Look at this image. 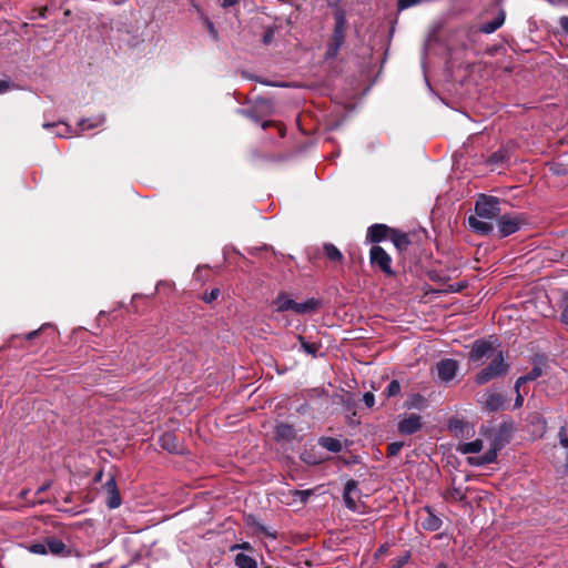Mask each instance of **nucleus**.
Segmentation results:
<instances>
[{"mask_svg": "<svg viewBox=\"0 0 568 568\" xmlns=\"http://www.w3.org/2000/svg\"><path fill=\"white\" fill-rule=\"evenodd\" d=\"M273 304L277 312L293 311L296 314L312 313L316 311L320 305L318 301L315 298H310L302 303L295 302L285 293L278 294Z\"/></svg>", "mask_w": 568, "mask_h": 568, "instance_id": "f257e3e1", "label": "nucleus"}, {"mask_svg": "<svg viewBox=\"0 0 568 568\" xmlns=\"http://www.w3.org/2000/svg\"><path fill=\"white\" fill-rule=\"evenodd\" d=\"M489 359V365L476 376V382L478 384H486L490 379L505 374L507 371V365L505 364L501 351L495 353Z\"/></svg>", "mask_w": 568, "mask_h": 568, "instance_id": "f03ea898", "label": "nucleus"}, {"mask_svg": "<svg viewBox=\"0 0 568 568\" xmlns=\"http://www.w3.org/2000/svg\"><path fill=\"white\" fill-rule=\"evenodd\" d=\"M369 260L373 267H378L386 275H392V258L381 246L374 245L369 251Z\"/></svg>", "mask_w": 568, "mask_h": 568, "instance_id": "7ed1b4c3", "label": "nucleus"}, {"mask_svg": "<svg viewBox=\"0 0 568 568\" xmlns=\"http://www.w3.org/2000/svg\"><path fill=\"white\" fill-rule=\"evenodd\" d=\"M499 202L496 197L481 195L476 202L475 211L478 217L494 219L499 213Z\"/></svg>", "mask_w": 568, "mask_h": 568, "instance_id": "20e7f679", "label": "nucleus"}, {"mask_svg": "<svg viewBox=\"0 0 568 568\" xmlns=\"http://www.w3.org/2000/svg\"><path fill=\"white\" fill-rule=\"evenodd\" d=\"M498 351L490 342L477 341L469 353V361L476 363L484 358L488 359Z\"/></svg>", "mask_w": 568, "mask_h": 568, "instance_id": "39448f33", "label": "nucleus"}, {"mask_svg": "<svg viewBox=\"0 0 568 568\" xmlns=\"http://www.w3.org/2000/svg\"><path fill=\"white\" fill-rule=\"evenodd\" d=\"M105 503L109 508L114 509L121 505V496L115 479L112 477L103 486Z\"/></svg>", "mask_w": 568, "mask_h": 568, "instance_id": "423d86ee", "label": "nucleus"}, {"mask_svg": "<svg viewBox=\"0 0 568 568\" xmlns=\"http://www.w3.org/2000/svg\"><path fill=\"white\" fill-rule=\"evenodd\" d=\"M422 427L420 416L417 414H409L402 417L398 423V432L403 435H410L416 433Z\"/></svg>", "mask_w": 568, "mask_h": 568, "instance_id": "0eeeda50", "label": "nucleus"}, {"mask_svg": "<svg viewBox=\"0 0 568 568\" xmlns=\"http://www.w3.org/2000/svg\"><path fill=\"white\" fill-rule=\"evenodd\" d=\"M457 372V362L454 359H444L437 364L438 377L443 382L452 381Z\"/></svg>", "mask_w": 568, "mask_h": 568, "instance_id": "6e6552de", "label": "nucleus"}, {"mask_svg": "<svg viewBox=\"0 0 568 568\" xmlns=\"http://www.w3.org/2000/svg\"><path fill=\"white\" fill-rule=\"evenodd\" d=\"M392 229L384 224H375L367 231L366 240L371 243H378L383 240L389 239Z\"/></svg>", "mask_w": 568, "mask_h": 568, "instance_id": "1a4fd4ad", "label": "nucleus"}, {"mask_svg": "<svg viewBox=\"0 0 568 568\" xmlns=\"http://www.w3.org/2000/svg\"><path fill=\"white\" fill-rule=\"evenodd\" d=\"M519 229V221L517 217L505 215L498 221V232L500 236H508Z\"/></svg>", "mask_w": 568, "mask_h": 568, "instance_id": "9d476101", "label": "nucleus"}, {"mask_svg": "<svg viewBox=\"0 0 568 568\" xmlns=\"http://www.w3.org/2000/svg\"><path fill=\"white\" fill-rule=\"evenodd\" d=\"M420 519L423 528L430 531L438 530L442 526V520L428 509L423 513Z\"/></svg>", "mask_w": 568, "mask_h": 568, "instance_id": "9b49d317", "label": "nucleus"}, {"mask_svg": "<svg viewBox=\"0 0 568 568\" xmlns=\"http://www.w3.org/2000/svg\"><path fill=\"white\" fill-rule=\"evenodd\" d=\"M504 402V397L500 394L488 393L485 395V399L483 403L486 409L495 412L503 407Z\"/></svg>", "mask_w": 568, "mask_h": 568, "instance_id": "f8f14e48", "label": "nucleus"}, {"mask_svg": "<svg viewBox=\"0 0 568 568\" xmlns=\"http://www.w3.org/2000/svg\"><path fill=\"white\" fill-rule=\"evenodd\" d=\"M497 450H498L497 446L491 445V447L483 456L469 458V462H470V464L477 465V466L490 464V463L495 462V459L497 458Z\"/></svg>", "mask_w": 568, "mask_h": 568, "instance_id": "ddd939ff", "label": "nucleus"}, {"mask_svg": "<svg viewBox=\"0 0 568 568\" xmlns=\"http://www.w3.org/2000/svg\"><path fill=\"white\" fill-rule=\"evenodd\" d=\"M389 240L394 243L398 251L406 250L410 243L408 235L406 233H402L393 229L389 235Z\"/></svg>", "mask_w": 568, "mask_h": 568, "instance_id": "4468645a", "label": "nucleus"}, {"mask_svg": "<svg viewBox=\"0 0 568 568\" xmlns=\"http://www.w3.org/2000/svg\"><path fill=\"white\" fill-rule=\"evenodd\" d=\"M539 375H540V371L539 369H534L532 373H530L529 375L521 376V377H519L517 379L516 385H515V388H516V392H517V398H516V403H515L516 407L521 406L523 402H524V398H523V396L519 393V389H520L521 385L527 383L528 381H532V379L537 378Z\"/></svg>", "mask_w": 568, "mask_h": 568, "instance_id": "2eb2a0df", "label": "nucleus"}, {"mask_svg": "<svg viewBox=\"0 0 568 568\" xmlns=\"http://www.w3.org/2000/svg\"><path fill=\"white\" fill-rule=\"evenodd\" d=\"M356 487H357L356 483L354 480H349L345 485V489H344L345 504L352 510H356V503L352 496L353 493L356 490Z\"/></svg>", "mask_w": 568, "mask_h": 568, "instance_id": "dca6fc26", "label": "nucleus"}, {"mask_svg": "<svg viewBox=\"0 0 568 568\" xmlns=\"http://www.w3.org/2000/svg\"><path fill=\"white\" fill-rule=\"evenodd\" d=\"M468 223L473 230H475L481 234H487L493 230V226L490 223L480 221L477 216H469Z\"/></svg>", "mask_w": 568, "mask_h": 568, "instance_id": "f3484780", "label": "nucleus"}, {"mask_svg": "<svg viewBox=\"0 0 568 568\" xmlns=\"http://www.w3.org/2000/svg\"><path fill=\"white\" fill-rule=\"evenodd\" d=\"M505 21V13L500 12L497 18H495L491 22H487L480 26V31L484 33H493L497 29H499Z\"/></svg>", "mask_w": 568, "mask_h": 568, "instance_id": "a211bd4d", "label": "nucleus"}, {"mask_svg": "<svg viewBox=\"0 0 568 568\" xmlns=\"http://www.w3.org/2000/svg\"><path fill=\"white\" fill-rule=\"evenodd\" d=\"M234 561L237 568H257L256 560L245 554H237Z\"/></svg>", "mask_w": 568, "mask_h": 568, "instance_id": "6ab92c4d", "label": "nucleus"}, {"mask_svg": "<svg viewBox=\"0 0 568 568\" xmlns=\"http://www.w3.org/2000/svg\"><path fill=\"white\" fill-rule=\"evenodd\" d=\"M48 551L57 556H65L68 554L65 544L59 539L48 540Z\"/></svg>", "mask_w": 568, "mask_h": 568, "instance_id": "aec40b11", "label": "nucleus"}, {"mask_svg": "<svg viewBox=\"0 0 568 568\" xmlns=\"http://www.w3.org/2000/svg\"><path fill=\"white\" fill-rule=\"evenodd\" d=\"M483 448V440L476 439L470 443H464L458 446V450L463 454H475L480 452Z\"/></svg>", "mask_w": 568, "mask_h": 568, "instance_id": "412c9836", "label": "nucleus"}, {"mask_svg": "<svg viewBox=\"0 0 568 568\" xmlns=\"http://www.w3.org/2000/svg\"><path fill=\"white\" fill-rule=\"evenodd\" d=\"M320 445L324 447L325 449L337 453L342 449V444L338 439L332 438V437H322L320 439Z\"/></svg>", "mask_w": 568, "mask_h": 568, "instance_id": "4be33fe9", "label": "nucleus"}, {"mask_svg": "<svg viewBox=\"0 0 568 568\" xmlns=\"http://www.w3.org/2000/svg\"><path fill=\"white\" fill-rule=\"evenodd\" d=\"M324 252L325 255L334 262H342L343 261V254L341 251L333 244H325L324 245Z\"/></svg>", "mask_w": 568, "mask_h": 568, "instance_id": "5701e85b", "label": "nucleus"}, {"mask_svg": "<svg viewBox=\"0 0 568 568\" xmlns=\"http://www.w3.org/2000/svg\"><path fill=\"white\" fill-rule=\"evenodd\" d=\"M161 446L164 449H168L169 452H175L178 449V446L175 444V437L174 435L170 433H165L160 438Z\"/></svg>", "mask_w": 568, "mask_h": 568, "instance_id": "b1692460", "label": "nucleus"}, {"mask_svg": "<svg viewBox=\"0 0 568 568\" xmlns=\"http://www.w3.org/2000/svg\"><path fill=\"white\" fill-rule=\"evenodd\" d=\"M445 498L452 501H460L465 498V493L460 488H450L445 493Z\"/></svg>", "mask_w": 568, "mask_h": 568, "instance_id": "393cba45", "label": "nucleus"}, {"mask_svg": "<svg viewBox=\"0 0 568 568\" xmlns=\"http://www.w3.org/2000/svg\"><path fill=\"white\" fill-rule=\"evenodd\" d=\"M301 345L305 352L308 354L315 355L318 351V346L316 344H310L307 343L302 336L298 337Z\"/></svg>", "mask_w": 568, "mask_h": 568, "instance_id": "a878e982", "label": "nucleus"}, {"mask_svg": "<svg viewBox=\"0 0 568 568\" xmlns=\"http://www.w3.org/2000/svg\"><path fill=\"white\" fill-rule=\"evenodd\" d=\"M400 392V385L397 381H393L386 388L387 396L392 397Z\"/></svg>", "mask_w": 568, "mask_h": 568, "instance_id": "bb28decb", "label": "nucleus"}, {"mask_svg": "<svg viewBox=\"0 0 568 568\" xmlns=\"http://www.w3.org/2000/svg\"><path fill=\"white\" fill-rule=\"evenodd\" d=\"M103 120H104L103 118H100L99 120H97L94 122H91L89 120H83L80 122V126L83 131L93 129V128H97L99 124H101L103 122Z\"/></svg>", "mask_w": 568, "mask_h": 568, "instance_id": "cd10ccee", "label": "nucleus"}, {"mask_svg": "<svg viewBox=\"0 0 568 568\" xmlns=\"http://www.w3.org/2000/svg\"><path fill=\"white\" fill-rule=\"evenodd\" d=\"M30 551L38 555H45L48 552V542L34 544L30 547Z\"/></svg>", "mask_w": 568, "mask_h": 568, "instance_id": "c85d7f7f", "label": "nucleus"}, {"mask_svg": "<svg viewBox=\"0 0 568 568\" xmlns=\"http://www.w3.org/2000/svg\"><path fill=\"white\" fill-rule=\"evenodd\" d=\"M402 447H403L402 443H398V442L392 443L390 445H388V448H387L388 455L389 456L397 455L400 452Z\"/></svg>", "mask_w": 568, "mask_h": 568, "instance_id": "c756f323", "label": "nucleus"}, {"mask_svg": "<svg viewBox=\"0 0 568 568\" xmlns=\"http://www.w3.org/2000/svg\"><path fill=\"white\" fill-rule=\"evenodd\" d=\"M420 0H398V7L399 9H406L415 4H418Z\"/></svg>", "mask_w": 568, "mask_h": 568, "instance_id": "7c9ffc66", "label": "nucleus"}, {"mask_svg": "<svg viewBox=\"0 0 568 568\" xmlns=\"http://www.w3.org/2000/svg\"><path fill=\"white\" fill-rule=\"evenodd\" d=\"M565 306H564V311L561 313V318L562 321L568 324V294L565 296Z\"/></svg>", "mask_w": 568, "mask_h": 568, "instance_id": "2f4dec72", "label": "nucleus"}, {"mask_svg": "<svg viewBox=\"0 0 568 568\" xmlns=\"http://www.w3.org/2000/svg\"><path fill=\"white\" fill-rule=\"evenodd\" d=\"M11 89V83L6 80H0V94L6 93Z\"/></svg>", "mask_w": 568, "mask_h": 568, "instance_id": "473e14b6", "label": "nucleus"}, {"mask_svg": "<svg viewBox=\"0 0 568 568\" xmlns=\"http://www.w3.org/2000/svg\"><path fill=\"white\" fill-rule=\"evenodd\" d=\"M235 549L251 550L252 546L248 542L236 544L231 547V550H235Z\"/></svg>", "mask_w": 568, "mask_h": 568, "instance_id": "72a5a7b5", "label": "nucleus"}, {"mask_svg": "<svg viewBox=\"0 0 568 568\" xmlns=\"http://www.w3.org/2000/svg\"><path fill=\"white\" fill-rule=\"evenodd\" d=\"M559 24H560L561 29H562L566 33H568V17H562V18H560V20H559Z\"/></svg>", "mask_w": 568, "mask_h": 568, "instance_id": "f704fd0d", "label": "nucleus"}, {"mask_svg": "<svg viewBox=\"0 0 568 568\" xmlns=\"http://www.w3.org/2000/svg\"><path fill=\"white\" fill-rule=\"evenodd\" d=\"M364 400L367 404V406H373V404H374V396H373V394L366 393L364 395Z\"/></svg>", "mask_w": 568, "mask_h": 568, "instance_id": "c9c22d12", "label": "nucleus"}, {"mask_svg": "<svg viewBox=\"0 0 568 568\" xmlns=\"http://www.w3.org/2000/svg\"><path fill=\"white\" fill-rule=\"evenodd\" d=\"M219 294L220 291L217 288L212 290L209 297L206 298V302H212L213 300L217 298Z\"/></svg>", "mask_w": 568, "mask_h": 568, "instance_id": "e433bc0d", "label": "nucleus"}, {"mask_svg": "<svg viewBox=\"0 0 568 568\" xmlns=\"http://www.w3.org/2000/svg\"><path fill=\"white\" fill-rule=\"evenodd\" d=\"M408 561V556H404L402 558H399L396 562V565L393 567V568H399L402 567L403 565H405L406 562Z\"/></svg>", "mask_w": 568, "mask_h": 568, "instance_id": "4c0bfd02", "label": "nucleus"}, {"mask_svg": "<svg viewBox=\"0 0 568 568\" xmlns=\"http://www.w3.org/2000/svg\"><path fill=\"white\" fill-rule=\"evenodd\" d=\"M240 0H222V6L224 8H229V7L236 4Z\"/></svg>", "mask_w": 568, "mask_h": 568, "instance_id": "58836bf2", "label": "nucleus"}, {"mask_svg": "<svg viewBox=\"0 0 568 568\" xmlns=\"http://www.w3.org/2000/svg\"><path fill=\"white\" fill-rule=\"evenodd\" d=\"M61 126H62V129H63V130L58 131V134H59L60 136H64V135H65V132H67V130H68V128H67V125H64V124H62Z\"/></svg>", "mask_w": 568, "mask_h": 568, "instance_id": "ea45409f", "label": "nucleus"}, {"mask_svg": "<svg viewBox=\"0 0 568 568\" xmlns=\"http://www.w3.org/2000/svg\"><path fill=\"white\" fill-rule=\"evenodd\" d=\"M37 334H38V331H33V332H31V333H28V334L26 335V338H27V339H31V338H33L34 336H37Z\"/></svg>", "mask_w": 568, "mask_h": 568, "instance_id": "a19ab883", "label": "nucleus"}, {"mask_svg": "<svg viewBox=\"0 0 568 568\" xmlns=\"http://www.w3.org/2000/svg\"><path fill=\"white\" fill-rule=\"evenodd\" d=\"M301 494H303V495H308V494H310V491H308V490H304V491H302Z\"/></svg>", "mask_w": 568, "mask_h": 568, "instance_id": "79ce46f5", "label": "nucleus"}, {"mask_svg": "<svg viewBox=\"0 0 568 568\" xmlns=\"http://www.w3.org/2000/svg\"><path fill=\"white\" fill-rule=\"evenodd\" d=\"M437 568H445V567H444V566H439V567H437Z\"/></svg>", "mask_w": 568, "mask_h": 568, "instance_id": "37998d69", "label": "nucleus"}]
</instances>
